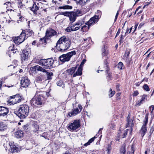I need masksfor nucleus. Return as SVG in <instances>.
<instances>
[{
    "instance_id": "20",
    "label": "nucleus",
    "mask_w": 154,
    "mask_h": 154,
    "mask_svg": "<svg viewBox=\"0 0 154 154\" xmlns=\"http://www.w3.org/2000/svg\"><path fill=\"white\" fill-rule=\"evenodd\" d=\"M147 95L145 94H144L142 96L140 99L137 101V104L139 106H140L143 103L145 100H147Z\"/></svg>"
},
{
    "instance_id": "39",
    "label": "nucleus",
    "mask_w": 154,
    "mask_h": 154,
    "mask_svg": "<svg viewBox=\"0 0 154 154\" xmlns=\"http://www.w3.org/2000/svg\"><path fill=\"white\" fill-rule=\"evenodd\" d=\"M109 92L110 93L109 94V97H112L115 93V91H112V89L111 88L109 89Z\"/></svg>"
},
{
    "instance_id": "51",
    "label": "nucleus",
    "mask_w": 154,
    "mask_h": 154,
    "mask_svg": "<svg viewBox=\"0 0 154 154\" xmlns=\"http://www.w3.org/2000/svg\"><path fill=\"white\" fill-rule=\"evenodd\" d=\"M86 60L85 59H83L82 62H81L80 66H81L82 67V66L84 65V63L85 62Z\"/></svg>"
},
{
    "instance_id": "4",
    "label": "nucleus",
    "mask_w": 154,
    "mask_h": 154,
    "mask_svg": "<svg viewBox=\"0 0 154 154\" xmlns=\"http://www.w3.org/2000/svg\"><path fill=\"white\" fill-rule=\"evenodd\" d=\"M54 63V60L51 58L41 59L38 62V64L44 66L46 69H50L52 67Z\"/></svg>"
},
{
    "instance_id": "28",
    "label": "nucleus",
    "mask_w": 154,
    "mask_h": 154,
    "mask_svg": "<svg viewBox=\"0 0 154 154\" xmlns=\"http://www.w3.org/2000/svg\"><path fill=\"white\" fill-rule=\"evenodd\" d=\"M72 8V7L71 6L69 5H65L62 6H59L58 7L59 9H71Z\"/></svg>"
},
{
    "instance_id": "60",
    "label": "nucleus",
    "mask_w": 154,
    "mask_h": 154,
    "mask_svg": "<svg viewBox=\"0 0 154 154\" xmlns=\"http://www.w3.org/2000/svg\"><path fill=\"white\" fill-rule=\"evenodd\" d=\"M36 122V121H33L32 122H31V123H31V124H32V125L33 123L34 124H35V125H36V124L35 123Z\"/></svg>"
},
{
    "instance_id": "11",
    "label": "nucleus",
    "mask_w": 154,
    "mask_h": 154,
    "mask_svg": "<svg viewBox=\"0 0 154 154\" xmlns=\"http://www.w3.org/2000/svg\"><path fill=\"white\" fill-rule=\"evenodd\" d=\"M82 107L81 105H79L78 107L76 109H73L72 111L69 112L68 115L69 117L75 116L79 113L82 110Z\"/></svg>"
},
{
    "instance_id": "25",
    "label": "nucleus",
    "mask_w": 154,
    "mask_h": 154,
    "mask_svg": "<svg viewBox=\"0 0 154 154\" xmlns=\"http://www.w3.org/2000/svg\"><path fill=\"white\" fill-rule=\"evenodd\" d=\"M90 0H74L77 4L84 5L88 1Z\"/></svg>"
},
{
    "instance_id": "3",
    "label": "nucleus",
    "mask_w": 154,
    "mask_h": 154,
    "mask_svg": "<svg viewBox=\"0 0 154 154\" xmlns=\"http://www.w3.org/2000/svg\"><path fill=\"white\" fill-rule=\"evenodd\" d=\"M43 93L37 91L34 97L31 100L30 103L36 106H41L43 103Z\"/></svg>"
},
{
    "instance_id": "37",
    "label": "nucleus",
    "mask_w": 154,
    "mask_h": 154,
    "mask_svg": "<svg viewBox=\"0 0 154 154\" xmlns=\"http://www.w3.org/2000/svg\"><path fill=\"white\" fill-rule=\"evenodd\" d=\"M70 13V11L62 12L60 13L59 14L63 15L69 17Z\"/></svg>"
},
{
    "instance_id": "33",
    "label": "nucleus",
    "mask_w": 154,
    "mask_h": 154,
    "mask_svg": "<svg viewBox=\"0 0 154 154\" xmlns=\"http://www.w3.org/2000/svg\"><path fill=\"white\" fill-rule=\"evenodd\" d=\"M80 120L76 119L75 120L73 123H71L69 125H80Z\"/></svg>"
},
{
    "instance_id": "24",
    "label": "nucleus",
    "mask_w": 154,
    "mask_h": 154,
    "mask_svg": "<svg viewBox=\"0 0 154 154\" xmlns=\"http://www.w3.org/2000/svg\"><path fill=\"white\" fill-rule=\"evenodd\" d=\"M76 69V67H74L67 70V72L70 75L73 76Z\"/></svg>"
},
{
    "instance_id": "18",
    "label": "nucleus",
    "mask_w": 154,
    "mask_h": 154,
    "mask_svg": "<svg viewBox=\"0 0 154 154\" xmlns=\"http://www.w3.org/2000/svg\"><path fill=\"white\" fill-rule=\"evenodd\" d=\"M8 112V108L3 107L0 106V116H4L7 115Z\"/></svg>"
},
{
    "instance_id": "38",
    "label": "nucleus",
    "mask_w": 154,
    "mask_h": 154,
    "mask_svg": "<svg viewBox=\"0 0 154 154\" xmlns=\"http://www.w3.org/2000/svg\"><path fill=\"white\" fill-rule=\"evenodd\" d=\"M46 75H47V79H52L51 76L53 75V73L52 72H49L46 71L45 72Z\"/></svg>"
},
{
    "instance_id": "59",
    "label": "nucleus",
    "mask_w": 154,
    "mask_h": 154,
    "mask_svg": "<svg viewBox=\"0 0 154 154\" xmlns=\"http://www.w3.org/2000/svg\"><path fill=\"white\" fill-rule=\"evenodd\" d=\"M103 129V128H100L99 129V131H98V134H100L101 133V130H102Z\"/></svg>"
},
{
    "instance_id": "52",
    "label": "nucleus",
    "mask_w": 154,
    "mask_h": 154,
    "mask_svg": "<svg viewBox=\"0 0 154 154\" xmlns=\"http://www.w3.org/2000/svg\"><path fill=\"white\" fill-rule=\"evenodd\" d=\"M47 39L45 37H45L41 38V40L43 42H46V39Z\"/></svg>"
},
{
    "instance_id": "8",
    "label": "nucleus",
    "mask_w": 154,
    "mask_h": 154,
    "mask_svg": "<svg viewBox=\"0 0 154 154\" xmlns=\"http://www.w3.org/2000/svg\"><path fill=\"white\" fill-rule=\"evenodd\" d=\"M23 31L20 34L19 36L17 37H14L13 38V41L16 44H19L23 42L25 40V38H26L24 34V33Z\"/></svg>"
},
{
    "instance_id": "29",
    "label": "nucleus",
    "mask_w": 154,
    "mask_h": 154,
    "mask_svg": "<svg viewBox=\"0 0 154 154\" xmlns=\"http://www.w3.org/2000/svg\"><path fill=\"white\" fill-rule=\"evenodd\" d=\"M102 55L103 57L106 56L108 54V50L106 48H105V47L102 48Z\"/></svg>"
},
{
    "instance_id": "34",
    "label": "nucleus",
    "mask_w": 154,
    "mask_h": 154,
    "mask_svg": "<svg viewBox=\"0 0 154 154\" xmlns=\"http://www.w3.org/2000/svg\"><path fill=\"white\" fill-rule=\"evenodd\" d=\"M96 137L94 136L93 137L91 138L88 140V141L87 143L84 144V146H87L89 145L91 143L94 141V139Z\"/></svg>"
},
{
    "instance_id": "36",
    "label": "nucleus",
    "mask_w": 154,
    "mask_h": 154,
    "mask_svg": "<svg viewBox=\"0 0 154 154\" xmlns=\"http://www.w3.org/2000/svg\"><path fill=\"white\" fill-rule=\"evenodd\" d=\"M57 84L58 86L62 87L63 88L64 87L63 82L62 80H59L57 81Z\"/></svg>"
},
{
    "instance_id": "62",
    "label": "nucleus",
    "mask_w": 154,
    "mask_h": 154,
    "mask_svg": "<svg viewBox=\"0 0 154 154\" xmlns=\"http://www.w3.org/2000/svg\"><path fill=\"white\" fill-rule=\"evenodd\" d=\"M128 31H129V29H127L126 32L125 33V35H126V34H127L128 33H129Z\"/></svg>"
},
{
    "instance_id": "9",
    "label": "nucleus",
    "mask_w": 154,
    "mask_h": 154,
    "mask_svg": "<svg viewBox=\"0 0 154 154\" xmlns=\"http://www.w3.org/2000/svg\"><path fill=\"white\" fill-rule=\"evenodd\" d=\"M46 68H45L44 66L42 67L38 65H36L35 66L32 67L30 68V70L32 72H35V73L38 72H42L44 73L46 72Z\"/></svg>"
},
{
    "instance_id": "2",
    "label": "nucleus",
    "mask_w": 154,
    "mask_h": 154,
    "mask_svg": "<svg viewBox=\"0 0 154 154\" xmlns=\"http://www.w3.org/2000/svg\"><path fill=\"white\" fill-rule=\"evenodd\" d=\"M15 112L20 119L25 118L28 115L29 107L26 105H21Z\"/></svg>"
},
{
    "instance_id": "43",
    "label": "nucleus",
    "mask_w": 154,
    "mask_h": 154,
    "mask_svg": "<svg viewBox=\"0 0 154 154\" xmlns=\"http://www.w3.org/2000/svg\"><path fill=\"white\" fill-rule=\"evenodd\" d=\"M36 80L38 82H39L42 81V79L40 76L37 75L36 77Z\"/></svg>"
},
{
    "instance_id": "19",
    "label": "nucleus",
    "mask_w": 154,
    "mask_h": 154,
    "mask_svg": "<svg viewBox=\"0 0 154 154\" xmlns=\"http://www.w3.org/2000/svg\"><path fill=\"white\" fill-rule=\"evenodd\" d=\"M20 149V146L18 145L13 144L11 146V150L12 152H17L19 151Z\"/></svg>"
},
{
    "instance_id": "47",
    "label": "nucleus",
    "mask_w": 154,
    "mask_h": 154,
    "mask_svg": "<svg viewBox=\"0 0 154 154\" xmlns=\"http://www.w3.org/2000/svg\"><path fill=\"white\" fill-rule=\"evenodd\" d=\"M18 7L21 8L23 7L22 1L20 0H18Z\"/></svg>"
},
{
    "instance_id": "32",
    "label": "nucleus",
    "mask_w": 154,
    "mask_h": 154,
    "mask_svg": "<svg viewBox=\"0 0 154 154\" xmlns=\"http://www.w3.org/2000/svg\"><path fill=\"white\" fill-rule=\"evenodd\" d=\"M120 152L121 154H124L125 153V144L124 143L122 145V146L120 149Z\"/></svg>"
},
{
    "instance_id": "54",
    "label": "nucleus",
    "mask_w": 154,
    "mask_h": 154,
    "mask_svg": "<svg viewBox=\"0 0 154 154\" xmlns=\"http://www.w3.org/2000/svg\"><path fill=\"white\" fill-rule=\"evenodd\" d=\"M119 14V11H118L117 12V13H116V15L115 16V20H114V21H116L117 18V17H118V15Z\"/></svg>"
},
{
    "instance_id": "10",
    "label": "nucleus",
    "mask_w": 154,
    "mask_h": 154,
    "mask_svg": "<svg viewBox=\"0 0 154 154\" xmlns=\"http://www.w3.org/2000/svg\"><path fill=\"white\" fill-rule=\"evenodd\" d=\"M21 97L19 94H16L11 97L10 100V103L12 104H14L19 103L21 101Z\"/></svg>"
},
{
    "instance_id": "45",
    "label": "nucleus",
    "mask_w": 154,
    "mask_h": 154,
    "mask_svg": "<svg viewBox=\"0 0 154 154\" xmlns=\"http://www.w3.org/2000/svg\"><path fill=\"white\" fill-rule=\"evenodd\" d=\"M131 151H128L127 152V154H134V150L133 147L132 146L131 149Z\"/></svg>"
},
{
    "instance_id": "7",
    "label": "nucleus",
    "mask_w": 154,
    "mask_h": 154,
    "mask_svg": "<svg viewBox=\"0 0 154 154\" xmlns=\"http://www.w3.org/2000/svg\"><path fill=\"white\" fill-rule=\"evenodd\" d=\"M81 15V11L80 10H77L70 11L69 17L70 22L72 23L75 21L77 17Z\"/></svg>"
},
{
    "instance_id": "63",
    "label": "nucleus",
    "mask_w": 154,
    "mask_h": 154,
    "mask_svg": "<svg viewBox=\"0 0 154 154\" xmlns=\"http://www.w3.org/2000/svg\"><path fill=\"white\" fill-rule=\"evenodd\" d=\"M11 4V3H10V2H6L5 3V4H6V5H8V4Z\"/></svg>"
},
{
    "instance_id": "46",
    "label": "nucleus",
    "mask_w": 154,
    "mask_h": 154,
    "mask_svg": "<svg viewBox=\"0 0 154 154\" xmlns=\"http://www.w3.org/2000/svg\"><path fill=\"white\" fill-rule=\"evenodd\" d=\"M106 68L105 69H106V71L108 73V76H109V78H111V74H110V73H108V71L109 70V69H108L109 68L108 67V66H107L106 65Z\"/></svg>"
},
{
    "instance_id": "49",
    "label": "nucleus",
    "mask_w": 154,
    "mask_h": 154,
    "mask_svg": "<svg viewBox=\"0 0 154 154\" xmlns=\"http://www.w3.org/2000/svg\"><path fill=\"white\" fill-rule=\"evenodd\" d=\"M149 108H150L152 109L150 113H151L152 114L154 110V105L150 106L149 107Z\"/></svg>"
},
{
    "instance_id": "12",
    "label": "nucleus",
    "mask_w": 154,
    "mask_h": 154,
    "mask_svg": "<svg viewBox=\"0 0 154 154\" xmlns=\"http://www.w3.org/2000/svg\"><path fill=\"white\" fill-rule=\"evenodd\" d=\"M30 82L27 76L23 77L21 81V84L22 87L26 88L29 85Z\"/></svg>"
},
{
    "instance_id": "17",
    "label": "nucleus",
    "mask_w": 154,
    "mask_h": 154,
    "mask_svg": "<svg viewBox=\"0 0 154 154\" xmlns=\"http://www.w3.org/2000/svg\"><path fill=\"white\" fill-rule=\"evenodd\" d=\"M132 131V128L131 127L130 129H127L124 131V132L123 134L122 132H119L118 134V136L119 137H121L122 138H124L126 137L128 132H129V134H130L131 133Z\"/></svg>"
},
{
    "instance_id": "22",
    "label": "nucleus",
    "mask_w": 154,
    "mask_h": 154,
    "mask_svg": "<svg viewBox=\"0 0 154 154\" xmlns=\"http://www.w3.org/2000/svg\"><path fill=\"white\" fill-rule=\"evenodd\" d=\"M15 136L17 138H21L23 137V132L22 131H18L15 133Z\"/></svg>"
},
{
    "instance_id": "64",
    "label": "nucleus",
    "mask_w": 154,
    "mask_h": 154,
    "mask_svg": "<svg viewBox=\"0 0 154 154\" xmlns=\"http://www.w3.org/2000/svg\"><path fill=\"white\" fill-rule=\"evenodd\" d=\"M36 43V42H35V41H34L32 43V45H35V44Z\"/></svg>"
},
{
    "instance_id": "15",
    "label": "nucleus",
    "mask_w": 154,
    "mask_h": 154,
    "mask_svg": "<svg viewBox=\"0 0 154 154\" xmlns=\"http://www.w3.org/2000/svg\"><path fill=\"white\" fill-rule=\"evenodd\" d=\"M84 22L81 21H79L72 26L74 31L79 30L81 26L84 24Z\"/></svg>"
},
{
    "instance_id": "16",
    "label": "nucleus",
    "mask_w": 154,
    "mask_h": 154,
    "mask_svg": "<svg viewBox=\"0 0 154 154\" xmlns=\"http://www.w3.org/2000/svg\"><path fill=\"white\" fill-rule=\"evenodd\" d=\"M42 3L39 2L36 3H34L33 5L32 6L31 8V10L34 13H35L38 10L40 6L42 5Z\"/></svg>"
},
{
    "instance_id": "58",
    "label": "nucleus",
    "mask_w": 154,
    "mask_h": 154,
    "mask_svg": "<svg viewBox=\"0 0 154 154\" xmlns=\"http://www.w3.org/2000/svg\"><path fill=\"white\" fill-rule=\"evenodd\" d=\"M140 8V6H139L136 9V10L135 12V13H134V14H136V12L137 11H138V9Z\"/></svg>"
},
{
    "instance_id": "21",
    "label": "nucleus",
    "mask_w": 154,
    "mask_h": 154,
    "mask_svg": "<svg viewBox=\"0 0 154 154\" xmlns=\"http://www.w3.org/2000/svg\"><path fill=\"white\" fill-rule=\"evenodd\" d=\"M82 67L79 66L76 72L73 74L72 77H75L76 76L81 75L82 74Z\"/></svg>"
},
{
    "instance_id": "31",
    "label": "nucleus",
    "mask_w": 154,
    "mask_h": 154,
    "mask_svg": "<svg viewBox=\"0 0 154 154\" xmlns=\"http://www.w3.org/2000/svg\"><path fill=\"white\" fill-rule=\"evenodd\" d=\"M80 126H67V128L70 131H74L76 130Z\"/></svg>"
},
{
    "instance_id": "27",
    "label": "nucleus",
    "mask_w": 154,
    "mask_h": 154,
    "mask_svg": "<svg viewBox=\"0 0 154 154\" xmlns=\"http://www.w3.org/2000/svg\"><path fill=\"white\" fill-rule=\"evenodd\" d=\"M130 114H129L127 117L128 125H133L134 124V122L132 119H130Z\"/></svg>"
},
{
    "instance_id": "48",
    "label": "nucleus",
    "mask_w": 154,
    "mask_h": 154,
    "mask_svg": "<svg viewBox=\"0 0 154 154\" xmlns=\"http://www.w3.org/2000/svg\"><path fill=\"white\" fill-rule=\"evenodd\" d=\"M7 126H0V131L6 129Z\"/></svg>"
},
{
    "instance_id": "6",
    "label": "nucleus",
    "mask_w": 154,
    "mask_h": 154,
    "mask_svg": "<svg viewBox=\"0 0 154 154\" xmlns=\"http://www.w3.org/2000/svg\"><path fill=\"white\" fill-rule=\"evenodd\" d=\"M76 54V52L75 51L68 52L66 54H63L59 57L60 60L62 62L69 61L73 55Z\"/></svg>"
},
{
    "instance_id": "55",
    "label": "nucleus",
    "mask_w": 154,
    "mask_h": 154,
    "mask_svg": "<svg viewBox=\"0 0 154 154\" xmlns=\"http://www.w3.org/2000/svg\"><path fill=\"white\" fill-rule=\"evenodd\" d=\"M120 29H119L118 30V31L116 33V37L118 35H119L120 33Z\"/></svg>"
},
{
    "instance_id": "42",
    "label": "nucleus",
    "mask_w": 154,
    "mask_h": 154,
    "mask_svg": "<svg viewBox=\"0 0 154 154\" xmlns=\"http://www.w3.org/2000/svg\"><path fill=\"white\" fill-rule=\"evenodd\" d=\"M143 88L146 91H149V89L147 85L145 84L143 87Z\"/></svg>"
},
{
    "instance_id": "56",
    "label": "nucleus",
    "mask_w": 154,
    "mask_h": 154,
    "mask_svg": "<svg viewBox=\"0 0 154 154\" xmlns=\"http://www.w3.org/2000/svg\"><path fill=\"white\" fill-rule=\"evenodd\" d=\"M144 24L143 23H141L140 24L138 28H141V27L142 26H143V25H144Z\"/></svg>"
},
{
    "instance_id": "26",
    "label": "nucleus",
    "mask_w": 154,
    "mask_h": 154,
    "mask_svg": "<svg viewBox=\"0 0 154 154\" xmlns=\"http://www.w3.org/2000/svg\"><path fill=\"white\" fill-rule=\"evenodd\" d=\"M13 47L10 46L8 48V51L11 52H12L13 54L15 53H16L17 51V48L15 49L14 47V45H13Z\"/></svg>"
},
{
    "instance_id": "30",
    "label": "nucleus",
    "mask_w": 154,
    "mask_h": 154,
    "mask_svg": "<svg viewBox=\"0 0 154 154\" xmlns=\"http://www.w3.org/2000/svg\"><path fill=\"white\" fill-rule=\"evenodd\" d=\"M141 131H142L141 136L143 137L147 131V127L146 126H142L141 128Z\"/></svg>"
},
{
    "instance_id": "57",
    "label": "nucleus",
    "mask_w": 154,
    "mask_h": 154,
    "mask_svg": "<svg viewBox=\"0 0 154 154\" xmlns=\"http://www.w3.org/2000/svg\"><path fill=\"white\" fill-rule=\"evenodd\" d=\"M63 154H71L69 151H67L65 152Z\"/></svg>"
},
{
    "instance_id": "40",
    "label": "nucleus",
    "mask_w": 154,
    "mask_h": 154,
    "mask_svg": "<svg viewBox=\"0 0 154 154\" xmlns=\"http://www.w3.org/2000/svg\"><path fill=\"white\" fill-rule=\"evenodd\" d=\"M65 31L69 32L71 31H74V30L73 29L72 26L70 27H67Z\"/></svg>"
},
{
    "instance_id": "44",
    "label": "nucleus",
    "mask_w": 154,
    "mask_h": 154,
    "mask_svg": "<svg viewBox=\"0 0 154 154\" xmlns=\"http://www.w3.org/2000/svg\"><path fill=\"white\" fill-rule=\"evenodd\" d=\"M148 122V116H146L145 119L143 121V125H146Z\"/></svg>"
},
{
    "instance_id": "50",
    "label": "nucleus",
    "mask_w": 154,
    "mask_h": 154,
    "mask_svg": "<svg viewBox=\"0 0 154 154\" xmlns=\"http://www.w3.org/2000/svg\"><path fill=\"white\" fill-rule=\"evenodd\" d=\"M125 34H124V35L122 34L121 35V38H120V39L119 40V42H121L122 40H123L124 39V37L125 36Z\"/></svg>"
},
{
    "instance_id": "23",
    "label": "nucleus",
    "mask_w": 154,
    "mask_h": 154,
    "mask_svg": "<svg viewBox=\"0 0 154 154\" xmlns=\"http://www.w3.org/2000/svg\"><path fill=\"white\" fill-rule=\"evenodd\" d=\"M25 34V35L26 38L28 36H30L33 34V32L32 30H26L23 31Z\"/></svg>"
},
{
    "instance_id": "5",
    "label": "nucleus",
    "mask_w": 154,
    "mask_h": 154,
    "mask_svg": "<svg viewBox=\"0 0 154 154\" xmlns=\"http://www.w3.org/2000/svg\"><path fill=\"white\" fill-rule=\"evenodd\" d=\"M99 20V16L98 15H95L91 18L86 23L88 26L84 25L81 28V30L83 32H85L88 30L89 29V26L91 25L97 23Z\"/></svg>"
},
{
    "instance_id": "14",
    "label": "nucleus",
    "mask_w": 154,
    "mask_h": 154,
    "mask_svg": "<svg viewBox=\"0 0 154 154\" xmlns=\"http://www.w3.org/2000/svg\"><path fill=\"white\" fill-rule=\"evenodd\" d=\"M29 53L26 50H23L21 55V59L22 62L27 60L29 58Z\"/></svg>"
},
{
    "instance_id": "61",
    "label": "nucleus",
    "mask_w": 154,
    "mask_h": 154,
    "mask_svg": "<svg viewBox=\"0 0 154 154\" xmlns=\"http://www.w3.org/2000/svg\"><path fill=\"white\" fill-rule=\"evenodd\" d=\"M8 67H10L11 68H14L15 67V66H14L13 65H11L10 66H8Z\"/></svg>"
},
{
    "instance_id": "53",
    "label": "nucleus",
    "mask_w": 154,
    "mask_h": 154,
    "mask_svg": "<svg viewBox=\"0 0 154 154\" xmlns=\"http://www.w3.org/2000/svg\"><path fill=\"white\" fill-rule=\"evenodd\" d=\"M139 94V93L138 91H135L134 92V93H133V96H137V95Z\"/></svg>"
},
{
    "instance_id": "35",
    "label": "nucleus",
    "mask_w": 154,
    "mask_h": 154,
    "mask_svg": "<svg viewBox=\"0 0 154 154\" xmlns=\"http://www.w3.org/2000/svg\"><path fill=\"white\" fill-rule=\"evenodd\" d=\"M130 52V50L129 49H128L126 50L125 56V57L126 58V60H128L129 58H128V56L129 55V54Z\"/></svg>"
},
{
    "instance_id": "13",
    "label": "nucleus",
    "mask_w": 154,
    "mask_h": 154,
    "mask_svg": "<svg viewBox=\"0 0 154 154\" xmlns=\"http://www.w3.org/2000/svg\"><path fill=\"white\" fill-rule=\"evenodd\" d=\"M57 33L56 32L51 29H47L45 33V37L47 39H49L51 37L55 35Z\"/></svg>"
},
{
    "instance_id": "41",
    "label": "nucleus",
    "mask_w": 154,
    "mask_h": 154,
    "mask_svg": "<svg viewBox=\"0 0 154 154\" xmlns=\"http://www.w3.org/2000/svg\"><path fill=\"white\" fill-rule=\"evenodd\" d=\"M123 63L121 62H119L118 64V68L120 69H123Z\"/></svg>"
},
{
    "instance_id": "1",
    "label": "nucleus",
    "mask_w": 154,
    "mask_h": 154,
    "mask_svg": "<svg viewBox=\"0 0 154 154\" xmlns=\"http://www.w3.org/2000/svg\"><path fill=\"white\" fill-rule=\"evenodd\" d=\"M71 44V42L69 38L65 36H63L58 41L56 46L59 51L63 52L69 48Z\"/></svg>"
}]
</instances>
